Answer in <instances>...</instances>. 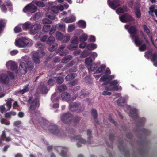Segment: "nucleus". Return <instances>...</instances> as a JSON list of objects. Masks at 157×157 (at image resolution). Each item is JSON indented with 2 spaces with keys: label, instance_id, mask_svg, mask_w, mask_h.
Wrapping results in <instances>:
<instances>
[{
  "label": "nucleus",
  "instance_id": "obj_29",
  "mask_svg": "<svg viewBox=\"0 0 157 157\" xmlns=\"http://www.w3.org/2000/svg\"><path fill=\"white\" fill-rule=\"evenodd\" d=\"M32 25L33 24L30 22L27 21L24 23L22 25L23 29L25 30H27L29 29H30Z\"/></svg>",
  "mask_w": 157,
  "mask_h": 157
},
{
  "label": "nucleus",
  "instance_id": "obj_54",
  "mask_svg": "<svg viewBox=\"0 0 157 157\" xmlns=\"http://www.w3.org/2000/svg\"><path fill=\"white\" fill-rule=\"evenodd\" d=\"M51 99L53 102H54L57 101L59 99V98L56 97V94L55 93L52 96Z\"/></svg>",
  "mask_w": 157,
  "mask_h": 157
},
{
  "label": "nucleus",
  "instance_id": "obj_45",
  "mask_svg": "<svg viewBox=\"0 0 157 157\" xmlns=\"http://www.w3.org/2000/svg\"><path fill=\"white\" fill-rule=\"evenodd\" d=\"M7 101V102L6 104V105L8 107V110H10L11 105V101H13V99H8Z\"/></svg>",
  "mask_w": 157,
  "mask_h": 157
},
{
  "label": "nucleus",
  "instance_id": "obj_18",
  "mask_svg": "<svg viewBox=\"0 0 157 157\" xmlns=\"http://www.w3.org/2000/svg\"><path fill=\"white\" fill-rule=\"evenodd\" d=\"M109 6L112 9H115L120 5V0H108Z\"/></svg>",
  "mask_w": 157,
  "mask_h": 157
},
{
  "label": "nucleus",
  "instance_id": "obj_26",
  "mask_svg": "<svg viewBox=\"0 0 157 157\" xmlns=\"http://www.w3.org/2000/svg\"><path fill=\"white\" fill-rule=\"evenodd\" d=\"M80 105L78 103H73L70 104V109L72 111H75L78 109Z\"/></svg>",
  "mask_w": 157,
  "mask_h": 157
},
{
  "label": "nucleus",
  "instance_id": "obj_51",
  "mask_svg": "<svg viewBox=\"0 0 157 157\" xmlns=\"http://www.w3.org/2000/svg\"><path fill=\"white\" fill-rule=\"evenodd\" d=\"M135 14L136 17L138 18H140L141 17V13L139 9H136L135 10Z\"/></svg>",
  "mask_w": 157,
  "mask_h": 157
},
{
  "label": "nucleus",
  "instance_id": "obj_46",
  "mask_svg": "<svg viewBox=\"0 0 157 157\" xmlns=\"http://www.w3.org/2000/svg\"><path fill=\"white\" fill-rule=\"evenodd\" d=\"M75 77V75L74 74H71L68 75L66 77V80L69 81L74 79Z\"/></svg>",
  "mask_w": 157,
  "mask_h": 157
},
{
  "label": "nucleus",
  "instance_id": "obj_2",
  "mask_svg": "<svg viewBox=\"0 0 157 157\" xmlns=\"http://www.w3.org/2000/svg\"><path fill=\"white\" fill-rule=\"evenodd\" d=\"M32 41L26 37L17 38L15 41V45L19 48L30 47L33 44Z\"/></svg>",
  "mask_w": 157,
  "mask_h": 157
},
{
  "label": "nucleus",
  "instance_id": "obj_44",
  "mask_svg": "<svg viewBox=\"0 0 157 157\" xmlns=\"http://www.w3.org/2000/svg\"><path fill=\"white\" fill-rule=\"evenodd\" d=\"M56 36L57 40H62L63 36L62 34L58 31L56 33Z\"/></svg>",
  "mask_w": 157,
  "mask_h": 157
},
{
  "label": "nucleus",
  "instance_id": "obj_25",
  "mask_svg": "<svg viewBox=\"0 0 157 157\" xmlns=\"http://www.w3.org/2000/svg\"><path fill=\"white\" fill-rule=\"evenodd\" d=\"M113 90L110 89V87L108 86H106L105 88V90L102 93L103 95L104 96L110 95L111 94V91Z\"/></svg>",
  "mask_w": 157,
  "mask_h": 157
},
{
  "label": "nucleus",
  "instance_id": "obj_34",
  "mask_svg": "<svg viewBox=\"0 0 157 157\" xmlns=\"http://www.w3.org/2000/svg\"><path fill=\"white\" fill-rule=\"evenodd\" d=\"M41 17V14L40 13H36L30 19L31 21H33L36 20L38 19Z\"/></svg>",
  "mask_w": 157,
  "mask_h": 157
},
{
  "label": "nucleus",
  "instance_id": "obj_21",
  "mask_svg": "<svg viewBox=\"0 0 157 157\" xmlns=\"http://www.w3.org/2000/svg\"><path fill=\"white\" fill-rule=\"evenodd\" d=\"M128 96L121 97L117 100V104L119 106H123L128 101Z\"/></svg>",
  "mask_w": 157,
  "mask_h": 157
},
{
  "label": "nucleus",
  "instance_id": "obj_6",
  "mask_svg": "<svg viewBox=\"0 0 157 157\" xmlns=\"http://www.w3.org/2000/svg\"><path fill=\"white\" fill-rule=\"evenodd\" d=\"M124 109L130 117L135 118L137 117L138 110L136 108L129 105H126L124 107Z\"/></svg>",
  "mask_w": 157,
  "mask_h": 157
},
{
  "label": "nucleus",
  "instance_id": "obj_19",
  "mask_svg": "<svg viewBox=\"0 0 157 157\" xmlns=\"http://www.w3.org/2000/svg\"><path fill=\"white\" fill-rule=\"evenodd\" d=\"M143 28L144 30V32L147 34L148 36L150 38L151 41L152 42L153 46L155 48H157L155 46L154 42L153 40L152 37V34L151 33L150 29H149L147 26L145 25H144L143 26Z\"/></svg>",
  "mask_w": 157,
  "mask_h": 157
},
{
  "label": "nucleus",
  "instance_id": "obj_12",
  "mask_svg": "<svg viewBox=\"0 0 157 157\" xmlns=\"http://www.w3.org/2000/svg\"><path fill=\"white\" fill-rule=\"evenodd\" d=\"M145 57L147 59H149L150 56H151V61L154 63V65L157 67V54L155 53L152 54L151 52H148L145 53Z\"/></svg>",
  "mask_w": 157,
  "mask_h": 157
},
{
  "label": "nucleus",
  "instance_id": "obj_48",
  "mask_svg": "<svg viewBox=\"0 0 157 157\" xmlns=\"http://www.w3.org/2000/svg\"><path fill=\"white\" fill-rule=\"evenodd\" d=\"M72 58V56L71 55H68L66 56L62 60V62L64 63H67Z\"/></svg>",
  "mask_w": 157,
  "mask_h": 157
},
{
  "label": "nucleus",
  "instance_id": "obj_11",
  "mask_svg": "<svg viewBox=\"0 0 157 157\" xmlns=\"http://www.w3.org/2000/svg\"><path fill=\"white\" fill-rule=\"evenodd\" d=\"M64 10L63 6L61 4H59L57 6H52L49 7L48 9V11L51 12L53 14H57L59 11H62Z\"/></svg>",
  "mask_w": 157,
  "mask_h": 157
},
{
  "label": "nucleus",
  "instance_id": "obj_31",
  "mask_svg": "<svg viewBox=\"0 0 157 157\" xmlns=\"http://www.w3.org/2000/svg\"><path fill=\"white\" fill-rule=\"evenodd\" d=\"M106 67V66L105 64H102L98 69L94 73V74H99L102 72Z\"/></svg>",
  "mask_w": 157,
  "mask_h": 157
},
{
  "label": "nucleus",
  "instance_id": "obj_8",
  "mask_svg": "<svg viewBox=\"0 0 157 157\" xmlns=\"http://www.w3.org/2000/svg\"><path fill=\"white\" fill-rule=\"evenodd\" d=\"M6 66L7 68L10 69L14 73H17L18 72L17 65L14 61L12 60L7 61L6 63Z\"/></svg>",
  "mask_w": 157,
  "mask_h": 157
},
{
  "label": "nucleus",
  "instance_id": "obj_33",
  "mask_svg": "<svg viewBox=\"0 0 157 157\" xmlns=\"http://www.w3.org/2000/svg\"><path fill=\"white\" fill-rule=\"evenodd\" d=\"M155 8V7L154 5L151 6L149 8L150 11H149V14L151 15H153V13H154L156 17H157V10H154Z\"/></svg>",
  "mask_w": 157,
  "mask_h": 157
},
{
  "label": "nucleus",
  "instance_id": "obj_41",
  "mask_svg": "<svg viewBox=\"0 0 157 157\" xmlns=\"http://www.w3.org/2000/svg\"><path fill=\"white\" fill-rule=\"evenodd\" d=\"M46 17L52 20L55 19V16L52 13H50L49 12H47L45 14Z\"/></svg>",
  "mask_w": 157,
  "mask_h": 157
},
{
  "label": "nucleus",
  "instance_id": "obj_1",
  "mask_svg": "<svg viewBox=\"0 0 157 157\" xmlns=\"http://www.w3.org/2000/svg\"><path fill=\"white\" fill-rule=\"evenodd\" d=\"M33 68L32 62L29 61L27 56H24L21 59V61L20 64L19 71L17 73H20L22 74H24L27 73L28 68L31 70Z\"/></svg>",
  "mask_w": 157,
  "mask_h": 157
},
{
  "label": "nucleus",
  "instance_id": "obj_39",
  "mask_svg": "<svg viewBox=\"0 0 157 157\" xmlns=\"http://www.w3.org/2000/svg\"><path fill=\"white\" fill-rule=\"evenodd\" d=\"M92 60L91 58L89 57L86 58L85 60V64L88 68L92 63Z\"/></svg>",
  "mask_w": 157,
  "mask_h": 157
},
{
  "label": "nucleus",
  "instance_id": "obj_16",
  "mask_svg": "<svg viewBox=\"0 0 157 157\" xmlns=\"http://www.w3.org/2000/svg\"><path fill=\"white\" fill-rule=\"evenodd\" d=\"M119 19L121 22L123 23L134 20V19L132 17L127 14L120 16Z\"/></svg>",
  "mask_w": 157,
  "mask_h": 157
},
{
  "label": "nucleus",
  "instance_id": "obj_58",
  "mask_svg": "<svg viewBox=\"0 0 157 157\" xmlns=\"http://www.w3.org/2000/svg\"><path fill=\"white\" fill-rule=\"evenodd\" d=\"M56 27H57V25H53L49 32V34L51 35L55 31Z\"/></svg>",
  "mask_w": 157,
  "mask_h": 157
},
{
  "label": "nucleus",
  "instance_id": "obj_17",
  "mask_svg": "<svg viewBox=\"0 0 157 157\" xmlns=\"http://www.w3.org/2000/svg\"><path fill=\"white\" fill-rule=\"evenodd\" d=\"M72 118V116L70 113L64 114L62 115L61 117V121L65 123L69 122Z\"/></svg>",
  "mask_w": 157,
  "mask_h": 157
},
{
  "label": "nucleus",
  "instance_id": "obj_10",
  "mask_svg": "<svg viewBox=\"0 0 157 157\" xmlns=\"http://www.w3.org/2000/svg\"><path fill=\"white\" fill-rule=\"evenodd\" d=\"M110 85L109 86L110 89L116 91H121L122 87L119 85V81L117 80H113L110 82Z\"/></svg>",
  "mask_w": 157,
  "mask_h": 157
},
{
  "label": "nucleus",
  "instance_id": "obj_50",
  "mask_svg": "<svg viewBox=\"0 0 157 157\" xmlns=\"http://www.w3.org/2000/svg\"><path fill=\"white\" fill-rule=\"evenodd\" d=\"M57 28L60 30H65V24H58L57 25Z\"/></svg>",
  "mask_w": 157,
  "mask_h": 157
},
{
  "label": "nucleus",
  "instance_id": "obj_42",
  "mask_svg": "<svg viewBox=\"0 0 157 157\" xmlns=\"http://www.w3.org/2000/svg\"><path fill=\"white\" fill-rule=\"evenodd\" d=\"M1 138L3 139H5V141L6 142L10 141L11 140V139L10 137H6L5 136V131H4L2 132V133L1 136Z\"/></svg>",
  "mask_w": 157,
  "mask_h": 157
},
{
  "label": "nucleus",
  "instance_id": "obj_49",
  "mask_svg": "<svg viewBox=\"0 0 157 157\" xmlns=\"http://www.w3.org/2000/svg\"><path fill=\"white\" fill-rule=\"evenodd\" d=\"M70 38V36L68 35H66L64 36H63L62 41L63 43H66L68 42Z\"/></svg>",
  "mask_w": 157,
  "mask_h": 157
},
{
  "label": "nucleus",
  "instance_id": "obj_56",
  "mask_svg": "<svg viewBox=\"0 0 157 157\" xmlns=\"http://www.w3.org/2000/svg\"><path fill=\"white\" fill-rule=\"evenodd\" d=\"M90 54V52L86 50L83 51L82 53L81 56L83 58L86 57Z\"/></svg>",
  "mask_w": 157,
  "mask_h": 157
},
{
  "label": "nucleus",
  "instance_id": "obj_7",
  "mask_svg": "<svg viewBox=\"0 0 157 157\" xmlns=\"http://www.w3.org/2000/svg\"><path fill=\"white\" fill-rule=\"evenodd\" d=\"M105 75H102L100 79V82H106L108 80H111L115 78L114 75H110L111 74L110 70L109 68H106L104 72Z\"/></svg>",
  "mask_w": 157,
  "mask_h": 157
},
{
  "label": "nucleus",
  "instance_id": "obj_22",
  "mask_svg": "<svg viewBox=\"0 0 157 157\" xmlns=\"http://www.w3.org/2000/svg\"><path fill=\"white\" fill-rule=\"evenodd\" d=\"M71 140L72 141H76L78 142L77 144V146L78 147L81 146V145L79 144V143L82 144L84 143H86L85 140L81 137V136L80 135H78L75 136L74 138H71Z\"/></svg>",
  "mask_w": 157,
  "mask_h": 157
},
{
  "label": "nucleus",
  "instance_id": "obj_24",
  "mask_svg": "<svg viewBox=\"0 0 157 157\" xmlns=\"http://www.w3.org/2000/svg\"><path fill=\"white\" fill-rule=\"evenodd\" d=\"M62 21L65 22L66 23H70L74 22L75 20V17L73 15H71L69 18L66 17L64 19H62Z\"/></svg>",
  "mask_w": 157,
  "mask_h": 157
},
{
  "label": "nucleus",
  "instance_id": "obj_20",
  "mask_svg": "<svg viewBox=\"0 0 157 157\" xmlns=\"http://www.w3.org/2000/svg\"><path fill=\"white\" fill-rule=\"evenodd\" d=\"M39 105V104L38 99L37 98H35L32 101V103L30 104L29 112H31V110H34L36 108H38Z\"/></svg>",
  "mask_w": 157,
  "mask_h": 157
},
{
  "label": "nucleus",
  "instance_id": "obj_63",
  "mask_svg": "<svg viewBox=\"0 0 157 157\" xmlns=\"http://www.w3.org/2000/svg\"><path fill=\"white\" fill-rule=\"evenodd\" d=\"M63 81V78L62 77H59L57 79V82L58 84H61Z\"/></svg>",
  "mask_w": 157,
  "mask_h": 157
},
{
  "label": "nucleus",
  "instance_id": "obj_32",
  "mask_svg": "<svg viewBox=\"0 0 157 157\" xmlns=\"http://www.w3.org/2000/svg\"><path fill=\"white\" fill-rule=\"evenodd\" d=\"M6 21L5 19H0V34L2 32Z\"/></svg>",
  "mask_w": 157,
  "mask_h": 157
},
{
  "label": "nucleus",
  "instance_id": "obj_62",
  "mask_svg": "<svg viewBox=\"0 0 157 157\" xmlns=\"http://www.w3.org/2000/svg\"><path fill=\"white\" fill-rule=\"evenodd\" d=\"M42 23L43 24H51L52 23V21L51 20L47 19V18H44V19L42 21Z\"/></svg>",
  "mask_w": 157,
  "mask_h": 157
},
{
  "label": "nucleus",
  "instance_id": "obj_15",
  "mask_svg": "<svg viewBox=\"0 0 157 157\" xmlns=\"http://www.w3.org/2000/svg\"><path fill=\"white\" fill-rule=\"evenodd\" d=\"M41 28V25L39 24H35L32 25L30 29V34L34 35L37 33L39 29Z\"/></svg>",
  "mask_w": 157,
  "mask_h": 157
},
{
  "label": "nucleus",
  "instance_id": "obj_36",
  "mask_svg": "<svg viewBox=\"0 0 157 157\" xmlns=\"http://www.w3.org/2000/svg\"><path fill=\"white\" fill-rule=\"evenodd\" d=\"M16 114V113L15 112L11 111L6 113L5 116L6 118H11V116H14Z\"/></svg>",
  "mask_w": 157,
  "mask_h": 157
},
{
  "label": "nucleus",
  "instance_id": "obj_37",
  "mask_svg": "<svg viewBox=\"0 0 157 157\" xmlns=\"http://www.w3.org/2000/svg\"><path fill=\"white\" fill-rule=\"evenodd\" d=\"M33 2L34 4H35L39 7H44L45 6V4L44 3L42 2L37 0H35Z\"/></svg>",
  "mask_w": 157,
  "mask_h": 157
},
{
  "label": "nucleus",
  "instance_id": "obj_14",
  "mask_svg": "<svg viewBox=\"0 0 157 157\" xmlns=\"http://www.w3.org/2000/svg\"><path fill=\"white\" fill-rule=\"evenodd\" d=\"M71 43L76 44L75 45H73L72 44L68 46V48L70 50H75L76 48L78 47V45L77 44L78 42V36H74L71 39Z\"/></svg>",
  "mask_w": 157,
  "mask_h": 157
},
{
  "label": "nucleus",
  "instance_id": "obj_64",
  "mask_svg": "<svg viewBox=\"0 0 157 157\" xmlns=\"http://www.w3.org/2000/svg\"><path fill=\"white\" fill-rule=\"evenodd\" d=\"M146 48V45L145 44H143L142 45L140 46L139 47V50L140 51H144Z\"/></svg>",
  "mask_w": 157,
  "mask_h": 157
},
{
  "label": "nucleus",
  "instance_id": "obj_28",
  "mask_svg": "<svg viewBox=\"0 0 157 157\" xmlns=\"http://www.w3.org/2000/svg\"><path fill=\"white\" fill-rule=\"evenodd\" d=\"M49 131L52 133L57 134L59 132V130L57 126L52 125L49 127Z\"/></svg>",
  "mask_w": 157,
  "mask_h": 157
},
{
  "label": "nucleus",
  "instance_id": "obj_23",
  "mask_svg": "<svg viewBox=\"0 0 157 157\" xmlns=\"http://www.w3.org/2000/svg\"><path fill=\"white\" fill-rule=\"evenodd\" d=\"M100 64V62L91 63L87 68L89 72H90L94 70L98 67V65Z\"/></svg>",
  "mask_w": 157,
  "mask_h": 157
},
{
  "label": "nucleus",
  "instance_id": "obj_4",
  "mask_svg": "<svg viewBox=\"0 0 157 157\" xmlns=\"http://www.w3.org/2000/svg\"><path fill=\"white\" fill-rule=\"evenodd\" d=\"M128 31L130 34V36L132 40H133L136 46H140L142 43L143 40L140 39L137 36L136 33L137 31L136 28L132 26L128 29Z\"/></svg>",
  "mask_w": 157,
  "mask_h": 157
},
{
  "label": "nucleus",
  "instance_id": "obj_53",
  "mask_svg": "<svg viewBox=\"0 0 157 157\" xmlns=\"http://www.w3.org/2000/svg\"><path fill=\"white\" fill-rule=\"evenodd\" d=\"M89 56L90 57L95 59L98 56L97 53L95 52H90Z\"/></svg>",
  "mask_w": 157,
  "mask_h": 157
},
{
  "label": "nucleus",
  "instance_id": "obj_55",
  "mask_svg": "<svg viewBox=\"0 0 157 157\" xmlns=\"http://www.w3.org/2000/svg\"><path fill=\"white\" fill-rule=\"evenodd\" d=\"M22 24H19L18 25L16 26L14 29V31L15 33H18L21 31V27Z\"/></svg>",
  "mask_w": 157,
  "mask_h": 157
},
{
  "label": "nucleus",
  "instance_id": "obj_47",
  "mask_svg": "<svg viewBox=\"0 0 157 157\" xmlns=\"http://www.w3.org/2000/svg\"><path fill=\"white\" fill-rule=\"evenodd\" d=\"M28 85H26L22 90H19V93L21 94H23L24 93L27 92L29 90Z\"/></svg>",
  "mask_w": 157,
  "mask_h": 157
},
{
  "label": "nucleus",
  "instance_id": "obj_57",
  "mask_svg": "<svg viewBox=\"0 0 157 157\" xmlns=\"http://www.w3.org/2000/svg\"><path fill=\"white\" fill-rule=\"evenodd\" d=\"M50 29V26L48 25H45L43 27V31L44 32H47Z\"/></svg>",
  "mask_w": 157,
  "mask_h": 157
},
{
  "label": "nucleus",
  "instance_id": "obj_30",
  "mask_svg": "<svg viewBox=\"0 0 157 157\" xmlns=\"http://www.w3.org/2000/svg\"><path fill=\"white\" fill-rule=\"evenodd\" d=\"M97 47L96 44L91 43L87 44L86 46V48L89 50H93L96 49Z\"/></svg>",
  "mask_w": 157,
  "mask_h": 157
},
{
  "label": "nucleus",
  "instance_id": "obj_61",
  "mask_svg": "<svg viewBox=\"0 0 157 157\" xmlns=\"http://www.w3.org/2000/svg\"><path fill=\"white\" fill-rule=\"evenodd\" d=\"M66 88L67 87L66 86L64 85H63L59 87L58 90L61 92L66 90Z\"/></svg>",
  "mask_w": 157,
  "mask_h": 157
},
{
  "label": "nucleus",
  "instance_id": "obj_60",
  "mask_svg": "<svg viewBox=\"0 0 157 157\" xmlns=\"http://www.w3.org/2000/svg\"><path fill=\"white\" fill-rule=\"evenodd\" d=\"M96 39L95 36L93 35H91L89 36L88 41L90 42H95Z\"/></svg>",
  "mask_w": 157,
  "mask_h": 157
},
{
  "label": "nucleus",
  "instance_id": "obj_40",
  "mask_svg": "<svg viewBox=\"0 0 157 157\" xmlns=\"http://www.w3.org/2000/svg\"><path fill=\"white\" fill-rule=\"evenodd\" d=\"M77 24L79 27L83 28H85L86 25V22L83 20L79 21L78 22Z\"/></svg>",
  "mask_w": 157,
  "mask_h": 157
},
{
  "label": "nucleus",
  "instance_id": "obj_35",
  "mask_svg": "<svg viewBox=\"0 0 157 157\" xmlns=\"http://www.w3.org/2000/svg\"><path fill=\"white\" fill-rule=\"evenodd\" d=\"M128 11V8L126 6L123 8H120L116 10V12L117 14L123 13Z\"/></svg>",
  "mask_w": 157,
  "mask_h": 157
},
{
  "label": "nucleus",
  "instance_id": "obj_43",
  "mask_svg": "<svg viewBox=\"0 0 157 157\" xmlns=\"http://www.w3.org/2000/svg\"><path fill=\"white\" fill-rule=\"evenodd\" d=\"M39 89H40L42 93H46L48 91V89L47 88L46 86L44 85H40L39 86Z\"/></svg>",
  "mask_w": 157,
  "mask_h": 157
},
{
  "label": "nucleus",
  "instance_id": "obj_27",
  "mask_svg": "<svg viewBox=\"0 0 157 157\" xmlns=\"http://www.w3.org/2000/svg\"><path fill=\"white\" fill-rule=\"evenodd\" d=\"M62 100L68 101L71 100L70 95L67 93H63L61 96Z\"/></svg>",
  "mask_w": 157,
  "mask_h": 157
},
{
  "label": "nucleus",
  "instance_id": "obj_59",
  "mask_svg": "<svg viewBox=\"0 0 157 157\" xmlns=\"http://www.w3.org/2000/svg\"><path fill=\"white\" fill-rule=\"evenodd\" d=\"M75 28V26L73 24H70L69 25L68 28V31L71 32L74 30Z\"/></svg>",
  "mask_w": 157,
  "mask_h": 157
},
{
  "label": "nucleus",
  "instance_id": "obj_13",
  "mask_svg": "<svg viewBox=\"0 0 157 157\" xmlns=\"http://www.w3.org/2000/svg\"><path fill=\"white\" fill-rule=\"evenodd\" d=\"M55 40V38L53 36H51L47 41V44L49 45V50L50 51H54L57 47L56 44H53Z\"/></svg>",
  "mask_w": 157,
  "mask_h": 157
},
{
  "label": "nucleus",
  "instance_id": "obj_38",
  "mask_svg": "<svg viewBox=\"0 0 157 157\" xmlns=\"http://www.w3.org/2000/svg\"><path fill=\"white\" fill-rule=\"evenodd\" d=\"M87 35L85 33L82 34L79 37V40L81 42H85L87 39Z\"/></svg>",
  "mask_w": 157,
  "mask_h": 157
},
{
  "label": "nucleus",
  "instance_id": "obj_52",
  "mask_svg": "<svg viewBox=\"0 0 157 157\" xmlns=\"http://www.w3.org/2000/svg\"><path fill=\"white\" fill-rule=\"evenodd\" d=\"M55 83V80L54 78H51L49 79L48 81V84L50 86H53Z\"/></svg>",
  "mask_w": 157,
  "mask_h": 157
},
{
  "label": "nucleus",
  "instance_id": "obj_9",
  "mask_svg": "<svg viewBox=\"0 0 157 157\" xmlns=\"http://www.w3.org/2000/svg\"><path fill=\"white\" fill-rule=\"evenodd\" d=\"M44 53L42 50L33 52V58L34 62L38 63L40 61L39 58L44 56Z\"/></svg>",
  "mask_w": 157,
  "mask_h": 157
},
{
  "label": "nucleus",
  "instance_id": "obj_5",
  "mask_svg": "<svg viewBox=\"0 0 157 157\" xmlns=\"http://www.w3.org/2000/svg\"><path fill=\"white\" fill-rule=\"evenodd\" d=\"M37 8L34 5L33 2L27 5L23 9V11L24 13L27 14L28 16H30L31 15L37 10Z\"/></svg>",
  "mask_w": 157,
  "mask_h": 157
},
{
  "label": "nucleus",
  "instance_id": "obj_3",
  "mask_svg": "<svg viewBox=\"0 0 157 157\" xmlns=\"http://www.w3.org/2000/svg\"><path fill=\"white\" fill-rule=\"evenodd\" d=\"M14 78L13 74L10 71L4 70L0 71V83L7 84L10 80Z\"/></svg>",
  "mask_w": 157,
  "mask_h": 157
}]
</instances>
